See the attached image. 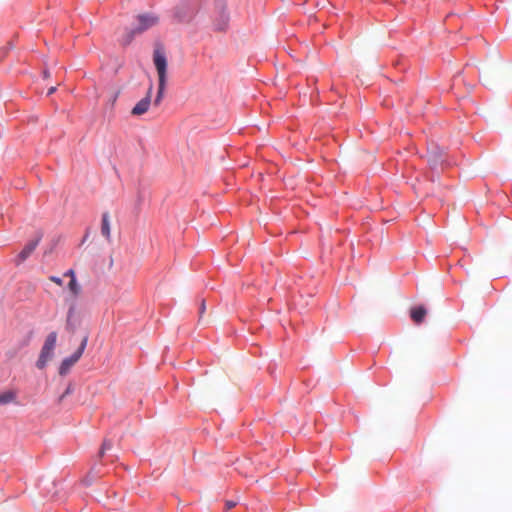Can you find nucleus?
<instances>
[{"label": "nucleus", "mask_w": 512, "mask_h": 512, "mask_svg": "<svg viewBox=\"0 0 512 512\" xmlns=\"http://www.w3.org/2000/svg\"><path fill=\"white\" fill-rule=\"evenodd\" d=\"M41 238H42V234H38L35 239L29 241L25 245V247L22 249V251L18 255L19 262L26 260L31 255V253L35 250V248L39 244Z\"/></svg>", "instance_id": "nucleus-8"}, {"label": "nucleus", "mask_w": 512, "mask_h": 512, "mask_svg": "<svg viewBox=\"0 0 512 512\" xmlns=\"http://www.w3.org/2000/svg\"><path fill=\"white\" fill-rule=\"evenodd\" d=\"M56 90V87H51L49 90H48V95H51L52 93H54Z\"/></svg>", "instance_id": "nucleus-20"}, {"label": "nucleus", "mask_w": 512, "mask_h": 512, "mask_svg": "<svg viewBox=\"0 0 512 512\" xmlns=\"http://www.w3.org/2000/svg\"><path fill=\"white\" fill-rule=\"evenodd\" d=\"M153 62L157 70L159 80L158 92L154 100V104L158 106L163 99L167 81V58L161 49H155L153 54Z\"/></svg>", "instance_id": "nucleus-1"}, {"label": "nucleus", "mask_w": 512, "mask_h": 512, "mask_svg": "<svg viewBox=\"0 0 512 512\" xmlns=\"http://www.w3.org/2000/svg\"><path fill=\"white\" fill-rule=\"evenodd\" d=\"M68 289L74 297H77L81 292V287L77 282V279H70L68 283Z\"/></svg>", "instance_id": "nucleus-12"}, {"label": "nucleus", "mask_w": 512, "mask_h": 512, "mask_svg": "<svg viewBox=\"0 0 512 512\" xmlns=\"http://www.w3.org/2000/svg\"><path fill=\"white\" fill-rule=\"evenodd\" d=\"M101 234L107 241L111 240V226H110V217H109L108 212H105L102 214Z\"/></svg>", "instance_id": "nucleus-9"}, {"label": "nucleus", "mask_w": 512, "mask_h": 512, "mask_svg": "<svg viewBox=\"0 0 512 512\" xmlns=\"http://www.w3.org/2000/svg\"><path fill=\"white\" fill-rule=\"evenodd\" d=\"M204 311H205V302L203 301V302L201 303V307H200V314H203V313H204Z\"/></svg>", "instance_id": "nucleus-19"}, {"label": "nucleus", "mask_w": 512, "mask_h": 512, "mask_svg": "<svg viewBox=\"0 0 512 512\" xmlns=\"http://www.w3.org/2000/svg\"><path fill=\"white\" fill-rule=\"evenodd\" d=\"M426 314V309L423 306H419L411 310L410 316L416 324H419L424 320Z\"/></svg>", "instance_id": "nucleus-10"}, {"label": "nucleus", "mask_w": 512, "mask_h": 512, "mask_svg": "<svg viewBox=\"0 0 512 512\" xmlns=\"http://www.w3.org/2000/svg\"><path fill=\"white\" fill-rule=\"evenodd\" d=\"M226 506H227V509H232V508L235 506V503H234V502H232V501H228V502L226 503Z\"/></svg>", "instance_id": "nucleus-18"}, {"label": "nucleus", "mask_w": 512, "mask_h": 512, "mask_svg": "<svg viewBox=\"0 0 512 512\" xmlns=\"http://www.w3.org/2000/svg\"><path fill=\"white\" fill-rule=\"evenodd\" d=\"M87 342H88V336H85L82 339L79 348L70 357L65 358L62 361L60 368H59V373L61 375H65L69 371V369L81 358V356L86 348Z\"/></svg>", "instance_id": "nucleus-4"}, {"label": "nucleus", "mask_w": 512, "mask_h": 512, "mask_svg": "<svg viewBox=\"0 0 512 512\" xmlns=\"http://www.w3.org/2000/svg\"><path fill=\"white\" fill-rule=\"evenodd\" d=\"M444 151L437 146H432L428 151V162L431 168H436L439 164H442L444 159Z\"/></svg>", "instance_id": "nucleus-7"}, {"label": "nucleus", "mask_w": 512, "mask_h": 512, "mask_svg": "<svg viewBox=\"0 0 512 512\" xmlns=\"http://www.w3.org/2000/svg\"><path fill=\"white\" fill-rule=\"evenodd\" d=\"M49 280L52 281L53 283L57 284L58 286H62L63 285L62 279L57 277V276H50Z\"/></svg>", "instance_id": "nucleus-14"}, {"label": "nucleus", "mask_w": 512, "mask_h": 512, "mask_svg": "<svg viewBox=\"0 0 512 512\" xmlns=\"http://www.w3.org/2000/svg\"><path fill=\"white\" fill-rule=\"evenodd\" d=\"M113 444L110 440H104L99 451V457H103L107 450L112 448Z\"/></svg>", "instance_id": "nucleus-13"}, {"label": "nucleus", "mask_w": 512, "mask_h": 512, "mask_svg": "<svg viewBox=\"0 0 512 512\" xmlns=\"http://www.w3.org/2000/svg\"><path fill=\"white\" fill-rule=\"evenodd\" d=\"M194 14V10L186 5V4H180L175 7L173 12V18L178 23L188 22L192 19Z\"/></svg>", "instance_id": "nucleus-5"}, {"label": "nucleus", "mask_w": 512, "mask_h": 512, "mask_svg": "<svg viewBox=\"0 0 512 512\" xmlns=\"http://www.w3.org/2000/svg\"><path fill=\"white\" fill-rule=\"evenodd\" d=\"M65 277H69L70 279H76V273L73 269H69L64 273Z\"/></svg>", "instance_id": "nucleus-15"}, {"label": "nucleus", "mask_w": 512, "mask_h": 512, "mask_svg": "<svg viewBox=\"0 0 512 512\" xmlns=\"http://www.w3.org/2000/svg\"><path fill=\"white\" fill-rule=\"evenodd\" d=\"M137 20H138V27L131 30L129 33H127V35L124 37V39L122 41V43L124 45L130 44L134 35L140 34L144 31H146L147 29L155 26L159 21L158 17L155 16L154 14L138 15Z\"/></svg>", "instance_id": "nucleus-2"}, {"label": "nucleus", "mask_w": 512, "mask_h": 512, "mask_svg": "<svg viewBox=\"0 0 512 512\" xmlns=\"http://www.w3.org/2000/svg\"><path fill=\"white\" fill-rule=\"evenodd\" d=\"M153 85L151 84L148 88L146 96L141 99L132 109L131 114L135 116H140L146 113L151 104V95H152Z\"/></svg>", "instance_id": "nucleus-6"}, {"label": "nucleus", "mask_w": 512, "mask_h": 512, "mask_svg": "<svg viewBox=\"0 0 512 512\" xmlns=\"http://www.w3.org/2000/svg\"><path fill=\"white\" fill-rule=\"evenodd\" d=\"M57 341V333L55 331L50 332L44 342V345L41 349L39 358L37 360L36 366L39 369H43L47 362L52 358L53 351L56 346Z\"/></svg>", "instance_id": "nucleus-3"}, {"label": "nucleus", "mask_w": 512, "mask_h": 512, "mask_svg": "<svg viewBox=\"0 0 512 512\" xmlns=\"http://www.w3.org/2000/svg\"><path fill=\"white\" fill-rule=\"evenodd\" d=\"M72 392V385H69L67 387V389L65 390V392L61 395L60 397V401L65 397L67 396L68 394H70Z\"/></svg>", "instance_id": "nucleus-16"}, {"label": "nucleus", "mask_w": 512, "mask_h": 512, "mask_svg": "<svg viewBox=\"0 0 512 512\" xmlns=\"http://www.w3.org/2000/svg\"><path fill=\"white\" fill-rule=\"evenodd\" d=\"M73 311H74V308H73V307H71V308L69 309V311H68V319H67V322H68V323H69V321H70V318L72 317Z\"/></svg>", "instance_id": "nucleus-17"}, {"label": "nucleus", "mask_w": 512, "mask_h": 512, "mask_svg": "<svg viewBox=\"0 0 512 512\" xmlns=\"http://www.w3.org/2000/svg\"><path fill=\"white\" fill-rule=\"evenodd\" d=\"M16 399V393L14 391H5L0 394V405H6L14 402Z\"/></svg>", "instance_id": "nucleus-11"}]
</instances>
